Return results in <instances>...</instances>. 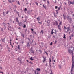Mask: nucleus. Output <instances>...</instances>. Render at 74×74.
Segmentation results:
<instances>
[{"label": "nucleus", "instance_id": "54", "mask_svg": "<svg viewBox=\"0 0 74 74\" xmlns=\"http://www.w3.org/2000/svg\"><path fill=\"white\" fill-rule=\"evenodd\" d=\"M22 37H23L24 38L25 37V36H24V34H23L22 35Z\"/></svg>", "mask_w": 74, "mask_h": 74}, {"label": "nucleus", "instance_id": "59", "mask_svg": "<svg viewBox=\"0 0 74 74\" xmlns=\"http://www.w3.org/2000/svg\"><path fill=\"white\" fill-rule=\"evenodd\" d=\"M53 44V43L52 42H51L50 43V45H52V44Z\"/></svg>", "mask_w": 74, "mask_h": 74}, {"label": "nucleus", "instance_id": "49", "mask_svg": "<svg viewBox=\"0 0 74 74\" xmlns=\"http://www.w3.org/2000/svg\"><path fill=\"white\" fill-rule=\"evenodd\" d=\"M23 22H20V24H21V25H22V24H23Z\"/></svg>", "mask_w": 74, "mask_h": 74}, {"label": "nucleus", "instance_id": "2", "mask_svg": "<svg viewBox=\"0 0 74 74\" xmlns=\"http://www.w3.org/2000/svg\"><path fill=\"white\" fill-rule=\"evenodd\" d=\"M60 22L59 25L58 26V28L59 30L60 31H61V27L60 26V25H62V21H60V20L59 21Z\"/></svg>", "mask_w": 74, "mask_h": 74}, {"label": "nucleus", "instance_id": "33", "mask_svg": "<svg viewBox=\"0 0 74 74\" xmlns=\"http://www.w3.org/2000/svg\"><path fill=\"white\" fill-rule=\"evenodd\" d=\"M1 31L3 33H4V32L3 28H1Z\"/></svg>", "mask_w": 74, "mask_h": 74}, {"label": "nucleus", "instance_id": "46", "mask_svg": "<svg viewBox=\"0 0 74 74\" xmlns=\"http://www.w3.org/2000/svg\"><path fill=\"white\" fill-rule=\"evenodd\" d=\"M71 37H73L74 36V35H73V33H72V34H71Z\"/></svg>", "mask_w": 74, "mask_h": 74}, {"label": "nucleus", "instance_id": "57", "mask_svg": "<svg viewBox=\"0 0 74 74\" xmlns=\"http://www.w3.org/2000/svg\"><path fill=\"white\" fill-rule=\"evenodd\" d=\"M20 63H21V64H22V63H23V62L22 61H21V62H20Z\"/></svg>", "mask_w": 74, "mask_h": 74}, {"label": "nucleus", "instance_id": "43", "mask_svg": "<svg viewBox=\"0 0 74 74\" xmlns=\"http://www.w3.org/2000/svg\"><path fill=\"white\" fill-rule=\"evenodd\" d=\"M41 44L42 46V47H43V45H44V43H43V42H41Z\"/></svg>", "mask_w": 74, "mask_h": 74}, {"label": "nucleus", "instance_id": "36", "mask_svg": "<svg viewBox=\"0 0 74 74\" xmlns=\"http://www.w3.org/2000/svg\"><path fill=\"white\" fill-rule=\"evenodd\" d=\"M30 63H31L32 65H33V64L32 62L31 61H30V62H29V64Z\"/></svg>", "mask_w": 74, "mask_h": 74}, {"label": "nucleus", "instance_id": "44", "mask_svg": "<svg viewBox=\"0 0 74 74\" xmlns=\"http://www.w3.org/2000/svg\"><path fill=\"white\" fill-rule=\"evenodd\" d=\"M34 72H35V73H35V74H40V73H36V70H35V71H34Z\"/></svg>", "mask_w": 74, "mask_h": 74}, {"label": "nucleus", "instance_id": "4", "mask_svg": "<svg viewBox=\"0 0 74 74\" xmlns=\"http://www.w3.org/2000/svg\"><path fill=\"white\" fill-rule=\"evenodd\" d=\"M30 30L32 32V33H34H34H35V31H34V29H33V28H31Z\"/></svg>", "mask_w": 74, "mask_h": 74}, {"label": "nucleus", "instance_id": "62", "mask_svg": "<svg viewBox=\"0 0 74 74\" xmlns=\"http://www.w3.org/2000/svg\"><path fill=\"white\" fill-rule=\"evenodd\" d=\"M11 2H15V0H11Z\"/></svg>", "mask_w": 74, "mask_h": 74}, {"label": "nucleus", "instance_id": "5", "mask_svg": "<svg viewBox=\"0 0 74 74\" xmlns=\"http://www.w3.org/2000/svg\"><path fill=\"white\" fill-rule=\"evenodd\" d=\"M55 23H53V25H55V26H56V25H58V23L56 21H55Z\"/></svg>", "mask_w": 74, "mask_h": 74}, {"label": "nucleus", "instance_id": "28", "mask_svg": "<svg viewBox=\"0 0 74 74\" xmlns=\"http://www.w3.org/2000/svg\"><path fill=\"white\" fill-rule=\"evenodd\" d=\"M33 46H32V47L31 48V49H29V51H32L33 50Z\"/></svg>", "mask_w": 74, "mask_h": 74}, {"label": "nucleus", "instance_id": "17", "mask_svg": "<svg viewBox=\"0 0 74 74\" xmlns=\"http://www.w3.org/2000/svg\"><path fill=\"white\" fill-rule=\"evenodd\" d=\"M38 52H40V53L41 54L42 53V50L41 49H40L38 50Z\"/></svg>", "mask_w": 74, "mask_h": 74}, {"label": "nucleus", "instance_id": "29", "mask_svg": "<svg viewBox=\"0 0 74 74\" xmlns=\"http://www.w3.org/2000/svg\"><path fill=\"white\" fill-rule=\"evenodd\" d=\"M44 53H46V54L47 55H48V53L46 51H44Z\"/></svg>", "mask_w": 74, "mask_h": 74}, {"label": "nucleus", "instance_id": "64", "mask_svg": "<svg viewBox=\"0 0 74 74\" xmlns=\"http://www.w3.org/2000/svg\"><path fill=\"white\" fill-rule=\"evenodd\" d=\"M0 69H1V70H2V69H3V68H2V67H1V65L0 66Z\"/></svg>", "mask_w": 74, "mask_h": 74}, {"label": "nucleus", "instance_id": "31", "mask_svg": "<svg viewBox=\"0 0 74 74\" xmlns=\"http://www.w3.org/2000/svg\"><path fill=\"white\" fill-rule=\"evenodd\" d=\"M50 51H51V52H50V55H52V51H50V50H48L49 52H50Z\"/></svg>", "mask_w": 74, "mask_h": 74}, {"label": "nucleus", "instance_id": "15", "mask_svg": "<svg viewBox=\"0 0 74 74\" xmlns=\"http://www.w3.org/2000/svg\"><path fill=\"white\" fill-rule=\"evenodd\" d=\"M1 40L3 42H5V38H3V39H1Z\"/></svg>", "mask_w": 74, "mask_h": 74}, {"label": "nucleus", "instance_id": "48", "mask_svg": "<svg viewBox=\"0 0 74 74\" xmlns=\"http://www.w3.org/2000/svg\"><path fill=\"white\" fill-rule=\"evenodd\" d=\"M26 71L27 72H28V70H29V68H26Z\"/></svg>", "mask_w": 74, "mask_h": 74}, {"label": "nucleus", "instance_id": "47", "mask_svg": "<svg viewBox=\"0 0 74 74\" xmlns=\"http://www.w3.org/2000/svg\"><path fill=\"white\" fill-rule=\"evenodd\" d=\"M20 60V57H18V59H17V60L19 61Z\"/></svg>", "mask_w": 74, "mask_h": 74}, {"label": "nucleus", "instance_id": "21", "mask_svg": "<svg viewBox=\"0 0 74 74\" xmlns=\"http://www.w3.org/2000/svg\"><path fill=\"white\" fill-rule=\"evenodd\" d=\"M64 36L63 37V38H64V39H66V34L64 33Z\"/></svg>", "mask_w": 74, "mask_h": 74}, {"label": "nucleus", "instance_id": "41", "mask_svg": "<svg viewBox=\"0 0 74 74\" xmlns=\"http://www.w3.org/2000/svg\"><path fill=\"white\" fill-rule=\"evenodd\" d=\"M63 16L64 17V19L65 20L66 19V18H65V16H64V14H63Z\"/></svg>", "mask_w": 74, "mask_h": 74}, {"label": "nucleus", "instance_id": "27", "mask_svg": "<svg viewBox=\"0 0 74 74\" xmlns=\"http://www.w3.org/2000/svg\"><path fill=\"white\" fill-rule=\"evenodd\" d=\"M53 14H54V16L55 17H56V16H57V15H56V14H55V12H53Z\"/></svg>", "mask_w": 74, "mask_h": 74}, {"label": "nucleus", "instance_id": "26", "mask_svg": "<svg viewBox=\"0 0 74 74\" xmlns=\"http://www.w3.org/2000/svg\"><path fill=\"white\" fill-rule=\"evenodd\" d=\"M50 71L51 73H50V74H53V73H52V69L51 68L50 69Z\"/></svg>", "mask_w": 74, "mask_h": 74}, {"label": "nucleus", "instance_id": "63", "mask_svg": "<svg viewBox=\"0 0 74 74\" xmlns=\"http://www.w3.org/2000/svg\"><path fill=\"white\" fill-rule=\"evenodd\" d=\"M18 23L19 25V26H21V24H20V23Z\"/></svg>", "mask_w": 74, "mask_h": 74}, {"label": "nucleus", "instance_id": "19", "mask_svg": "<svg viewBox=\"0 0 74 74\" xmlns=\"http://www.w3.org/2000/svg\"><path fill=\"white\" fill-rule=\"evenodd\" d=\"M37 21L38 22L40 21V18H39V17L37 18Z\"/></svg>", "mask_w": 74, "mask_h": 74}, {"label": "nucleus", "instance_id": "51", "mask_svg": "<svg viewBox=\"0 0 74 74\" xmlns=\"http://www.w3.org/2000/svg\"><path fill=\"white\" fill-rule=\"evenodd\" d=\"M17 3L19 5H20V3H19V1H18Z\"/></svg>", "mask_w": 74, "mask_h": 74}, {"label": "nucleus", "instance_id": "1", "mask_svg": "<svg viewBox=\"0 0 74 74\" xmlns=\"http://www.w3.org/2000/svg\"><path fill=\"white\" fill-rule=\"evenodd\" d=\"M69 53H70V55H72V66L71 67V71H73V69H74V53H73V50H70L69 49L68 51Z\"/></svg>", "mask_w": 74, "mask_h": 74}, {"label": "nucleus", "instance_id": "23", "mask_svg": "<svg viewBox=\"0 0 74 74\" xmlns=\"http://www.w3.org/2000/svg\"><path fill=\"white\" fill-rule=\"evenodd\" d=\"M29 59L30 60H31L32 61V60H34V59H33V57H31V58H29Z\"/></svg>", "mask_w": 74, "mask_h": 74}, {"label": "nucleus", "instance_id": "38", "mask_svg": "<svg viewBox=\"0 0 74 74\" xmlns=\"http://www.w3.org/2000/svg\"><path fill=\"white\" fill-rule=\"evenodd\" d=\"M35 4H36V5H37L38 6V3H37V2H36L35 3Z\"/></svg>", "mask_w": 74, "mask_h": 74}, {"label": "nucleus", "instance_id": "24", "mask_svg": "<svg viewBox=\"0 0 74 74\" xmlns=\"http://www.w3.org/2000/svg\"><path fill=\"white\" fill-rule=\"evenodd\" d=\"M47 5H49V4H50V3H49V1H48V0H47Z\"/></svg>", "mask_w": 74, "mask_h": 74}, {"label": "nucleus", "instance_id": "53", "mask_svg": "<svg viewBox=\"0 0 74 74\" xmlns=\"http://www.w3.org/2000/svg\"><path fill=\"white\" fill-rule=\"evenodd\" d=\"M55 9H58V6H56L55 7Z\"/></svg>", "mask_w": 74, "mask_h": 74}, {"label": "nucleus", "instance_id": "9", "mask_svg": "<svg viewBox=\"0 0 74 74\" xmlns=\"http://www.w3.org/2000/svg\"><path fill=\"white\" fill-rule=\"evenodd\" d=\"M26 12L27 13V15H30V10H28Z\"/></svg>", "mask_w": 74, "mask_h": 74}, {"label": "nucleus", "instance_id": "56", "mask_svg": "<svg viewBox=\"0 0 74 74\" xmlns=\"http://www.w3.org/2000/svg\"><path fill=\"white\" fill-rule=\"evenodd\" d=\"M56 32H57L56 30L55 32H54V33H55V34H56V35H57V34H56Z\"/></svg>", "mask_w": 74, "mask_h": 74}, {"label": "nucleus", "instance_id": "58", "mask_svg": "<svg viewBox=\"0 0 74 74\" xmlns=\"http://www.w3.org/2000/svg\"><path fill=\"white\" fill-rule=\"evenodd\" d=\"M57 42V41L56 40H55V41L54 43V44H56V43Z\"/></svg>", "mask_w": 74, "mask_h": 74}, {"label": "nucleus", "instance_id": "11", "mask_svg": "<svg viewBox=\"0 0 74 74\" xmlns=\"http://www.w3.org/2000/svg\"><path fill=\"white\" fill-rule=\"evenodd\" d=\"M41 33H42V34H44V31H43V30H41L40 32V35H41Z\"/></svg>", "mask_w": 74, "mask_h": 74}, {"label": "nucleus", "instance_id": "18", "mask_svg": "<svg viewBox=\"0 0 74 74\" xmlns=\"http://www.w3.org/2000/svg\"><path fill=\"white\" fill-rule=\"evenodd\" d=\"M27 8H25L23 11H25V12L26 13V11H27Z\"/></svg>", "mask_w": 74, "mask_h": 74}, {"label": "nucleus", "instance_id": "61", "mask_svg": "<svg viewBox=\"0 0 74 74\" xmlns=\"http://www.w3.org/2000/svg\"><path fill=\"white\" fill-rule=\"evenodd\" d=\"M54 58L53 56H52V61H53V59H54V58Z\"/></svg>", "mask_w": 74, "mask_h": 74}, {"label": "nucleus", "instance_id": "6", "mask_svg": "<svg viewBox=\"0 0 74 74\" xmlns=\"http://www.w3.org/2000/svg\"><path fill=\"white\" fill-rule=\"evenodd\" d=\"M44 59L43 60V62L44 63L45 61H46V57H44V56L43 57Z\"/></svg>", "mask_w": 74, "mask_h": 74}, {"label": "nucleus", "instance_id": "22", "mask_svg": "<svg viewBox=\"0 0 74 74\" xmlns=\"http://www.w3.org/2000/svg\"><path fill=\"white\" fill-rule=\"evenodd\" d=\"M70 25H69V27H67V28H66V29L67 30H69V29H70Z\"/></svg>", "mask_w": 74, "mask_h": 74}, {"label": "nucleus", "instance_id": "20", "mask_svg": "<svg viewBox=\"0 0 74 74\" xmlns=\"http://www.w3.org/2000/svg\"><path fill=\"white\" fill-rule=\"evenodd\" d=\"M30 51L32 53L34 54V51H33V50Z\"/></svg>", "mask_w": 74, "mask_h": 74}, {"label": "nucleus", "instance_id": "7", "mask_svg": "<svg viewBox=\"0 0 74 74\" xmlns=\"http://www.w3.org/2000/svg\"><path fill=\"white\" fill-rule=\"evenodd\" d=\"M53 30H55L53 28L51 29V34L53 35V33H54V32H53Z\"/></svg>", "mask_w": 74, "mask_h": 74}, {"label": "nucleus", "instance_id": "10", "mask_svg": "<svg viewBox=\"0 0 74 74\" xmlns=\"http://www.w3.org/2000/svg\"><path fill=\"white\" fill-rule=\"evenodd\" d=\"M16 22H18V23H19V20H18V17H17L16 18Z\"/></svg>", "mask_w": 74, "mask_h": 74}, {"label": "nucleus", "instance_id": "39", "mask_svg": "<svg viewBox=\"0 0 74 74\" xmlns=\"http://www.w3.org/2000/svg\"><path fill=\"white\" fill-rule=\"evenodd\" d=\"M3 24L4 26V27H5V25H6V24H5V23H4V22L3 23Z\"/></svg>", "mask_w": 74, "mask_h": 74}, {"label": "nucleus", "instance_id": "37", "mask_svg": "<svg viewBox=\"0 0 74 74\" xmlns=\"http://www.w3.org/2000/svg\"><path fill=\"white\" fill-rule=\"evenodd\" d=\"M60 8H61V6H60L58 8V10H60Z\"/></svg>", "mask_w": 74, "mask_h": 74}, {"label": "nucleus", "instance_id": "45", "mask_svg": "<svg viewBox=\"0 0 74 74\" xmlns=\"http://www.w3.org/2000/svg\"><path fill=\"white\" fill-rule=\"evenodd\" d=\"M1 47V49H3V46H2V45H1V44H0V47Z\"/></svg>", "mask_w": 74, "mask_h": 74}, {"label": "nucleus", "instance_id": "32", "mask_svg": "<svg viewBox=\"0 0 74 74\" xmlns=\"http://www.w3.org/2000/svg\"><path fill=\"white\" fill-rule=\"evenodd\" d=\"M14 11H16V13H17V14H19V12H18L17 11H16V9H15V10H14Z\"/></svg>", "mask_w": 74, "mask_h": 74}, {"label": "nucleus", "instance_id": "16", "mask_svg": "<svg viewBox=\"0 0 74 74\" xmlns=\"http://www.w3.org/2000/svg\"><path fill=\"white\" fill-rule=\"evenodd\" d=\"M17 48L19 50H21V48H20V45H18L17 47Z\"/></svg>", "mask_w": 74, "mask_h": 74}, {"label": "nucleus", "instance_id": "14", "mask_svg": "<svg viewBox=\"0 0 74 74\" xmlns=\"http://www.w3.org/2000/svg\"><path fill=\"white\" fill-rule=\"evenodd\" d=\"M36 70L38 71H40L41 70V69H40V68H38L37 69H36Z\"/></svg>", "mask_w": 74, "mask_h": 74}, {"label": "nucleus", "instance_id": "30", "mask_svg": "<svg viewBox=\"0 0 74 74\" xmlns=\"http://www.w3.org/2000/svg\"><path fill=\"white\" fill-rule=\"evenodd\" d=\"M26 24H24L23 26V27L24 28H26Z\"/></svg>", "mask_w": 74, "mask_h": 74}, {"label": "nucleus", "instance_id": "40", "mask_svg": "<svg viewBox=\"0 0 74 74\" xmlns=\"http://www.w3.org/2000/svg\"><path fill=\"white\" fill-rule=\"evenodd\" d=\"M8 27L9 28H10V29H11L12 28V27H11V26H10V25H8Z\"/></svg>", "mask_w": 74, "mask_h": 74}, {"label": "nucleus", "instance_id": "25", "mask_svg": "<svg viewBox=\"0 0 74 74\" xmlns=\"http://www.w3.org/2000/svg\"><path fill=\"white\" fill-rule=\"evenodd\" d=\"M49 63H50V64H51V58H49Z\"/></svg>", "mask_w": 74, "mask_h": 74}, {"label": "nucleus", "instance_id": "60", "mask_svg": "<svg viewBox=\"0 0 74 74\" xmlns=\"http://www.w3.org/2000/svg\"><path fill=\"white\" fill-rule=\"evenodd\" d=\"M8 2L9 3H11V0H8Z\"/></svg>", "mask_w": 74, "mask_h": 74}, {"label": "nucleus", "instance_id": "50", "mask_svg": "<svg viewBox=\"0 0 74 74\" xmlns=\"http://www.w3.org/2000/svg\"><path fill=\"white\" fill-rule=\"evenodd\" d=\"M69 40H71V35L69 36Z\"/></svg>", "mask_w": 74, "mask_h": 74}, {"label": "nucleus", "instance_id": "8", "mask_svg": "<svg viewBox=\"0 0 74 74\" xmlns=\"http://www.w3.org/2000/svg\"><path fill=\"white\" fill-rule=\"evenodd\" d=\"M69 2L70 4H69V2H68L69 5H70V4H72L73 5H74V3L73 2H71V1H69Z\"/></svg>", "mask_w": 74, "mask_h": 74}, {"label": "nucleus", "instance_id": "52", "mask_svg": "<svg viewBox=\"0 0 74 74\" xmlns=\"http://www.w3.org/2000/svg\"><path fill=\"white\" fill-rule=\"evenodd\" d=\"M67 28H66V27L65 26H64V29L65 30H66V29Z\"/></svg>", "mask_w": 74, "mask_h": 74}, {"label": "nucleus", "instance_id": "42", "mask_svg": "<svg viewBox=\"0 0 74 74\" xmlns=\"http://www.w3.org/2000/svg\"><path fill=\"white\" fill-rule=\"evenodd\" d=\"M8 12H10L9 11H7V12L6 13V14L8 15Z\"/></svg>", "mask_w": 74, "mask_h": 74}, {"label": "nucleus", "instance_id": "35", "mask_svg": "<svg viewBox=\"0 0 74 74\" xmlns=\"http://www.w3.org/2000/svg\"><path fill=\"white\" fill-rule=\"evenodd\" d=\"M3 11V16H5V15H6V14H5V13Z\"/></svg>", "mask_w": 74, "mask_h": 74}, {"label": "nucleus", "instance_id": "12", "mask_svg": "<svg viewBox=\"0 0 74 74\" xmlns=\"http://www.w3.org/2000/svg\"><path fill=\"white\" fill-rule=\"evenodd\" d=\"M27 45L28 47H30V45L29 44V42H27Z\"/></svg>", "mask_w": 74, "mask_h": 74}, {"label": "nucleus", "instance_id": "13", "mask_svg": "<svg viewBox=\"0 0 74 74\" xmlns=\"http://www.w3.org/2000/svg\"><path fill=\"white\" fill-rule=\"evenodd\" d=\"M43 7H44V8H45V10L47 9V5H45L44 6V5L43 4Z\"/></svg>", "mask_w": 74, "mask_h": 74}, {"label": "nucleus", "instance_id": "3", "mask_svg": "<svg viewBox=\"0 0 74 74\" xmlns=\"http://www.w3.org/2000/svg\"><path fill=\"white\" fill-rule=\"evenodd\" d=\"M67 20H68V21H69V20H70L69 21V23H71L72 22H73V21H72V18H69V15H67Z\"/></svg>", "mask_w": 74, "mask_h": 74}, {"label": "nucleus", "instance_id": "34", "mask_svg": "<svg viewBox=\"0 0 74 74\" xmlns=\"http://www.w3.org/2000/svg\"><path fill=\"white\" fill-rule=\"evenodd\" d=\"M56 14H58L59 13V12H58V10H56Z\"/></svg>", "mask_w": 74, "mask_h": 74}, {"label": "nucleus", "instance_id": "55", "mask_svg": "<svg viewBox=\"0 0 74 74\" xmlns=\"http://www.w3.org/2000/svg\"><path fill=\"white\" fill-rule=\"evenodd\" d=\"M38 23H39V24H41V23H42V21H41V22H40L39 21H38Z\"/></svg>", "mask_w": 74, "mask_h": 74}]
</instances>
